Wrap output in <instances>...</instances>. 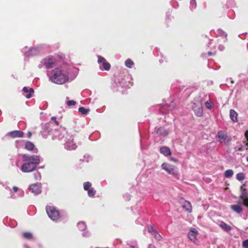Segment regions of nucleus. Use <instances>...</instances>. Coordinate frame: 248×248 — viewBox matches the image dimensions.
<instances>
[{
  "label": "nucleus",
  "instance_id": "obj_1",
  "mask_svg": "<svg viewBox=\"0 0 248 248\" xmlns=\"http://www.w3.org/2000/svg\"><path fill=\"white\" fill-rule=\"evenodd\" d=\"M52 139L53 140L56 139L61 140L64 139L65 141L64 147L67 150H73L77 148L76 144L73 142V138L68 134L66 129L64 127H60L59 129L55 130Z\"/></svg>",
  "mask_w": 248,
  "mask_h": 248
},
{
  "label": "nucleus",
  "instance_id": "obj_2",
  "mask_svg": "<svg viewBox=\"0 0 248 248\" xmlns=\"http://www.w3.org/2000/svg\"><path fill=\"white\" fill-rule=\"evenodd\" d=\"M22 156L24 162L21 167V170L23 172L28 173L34 171L37 165L40 163V157L38 155L23 154Z\"/></svg>",
  "mask_w": 248,
  "mask_h": 248
},
{
  "label": "nucleus",
  "instance_id": "obj_3",
  "mask_svg": "<svg viewBox=\"0 0 248 248\" xmlns=\"http://www.w3.org/2000/svg\"><path fill=\"white\" fill-rule=\"evenodd\" d=\"M47 73L50 80L56 84H62L68 80L67 76L62 73L59 68H55L51 71H48Z\"/></svg>",
  "mask_w": 248,
  "mask_h": 248
},
{
  "label": "nucleus",
  "instance_id": "obj_4",
  "mask_svg": "<svg viewBox=\"0 0 248 248\" xmlns=\"http://www.w3.org/2000/svg\"><path fill=\"white\" fill-rule=\"evenodd\" d=\"M46 211L49 217L53 220H57L60 217L59 211L52 206H46Z\"/></svg>",
  "mask_w": 248,
  "mask_h": 248
},
{
  "label": "nucleus",
  "instance_id": "obj_5",
  "mask_svg": "<svg viewBox=\"0 0 248 248\" xmlns=\"http://www.w3.org/2000/svg\"><path fill=\"white\" fill-rule=\"evenodd\" d=\"M217 138L219 142L228 143L231 142L232 139L231 137L227 136V133L225 131H219L217 133Z\"/></svg>",
  "mask_w": 248,
  "mask_h": 248
},
{
  "label": "nucleus",
  "instance_id": "obj_6",
  "mask_svg": "<svg viewBox=\"0 0 248 248\" xmlns=\"http://www.w3.org/2000/svg\"><path fill=\"white\" fill-rule=\"evenodd\" d=\"M162 169L170 174H175L177 173V168L174 165L167 163H164L161 165Z\"/></svg>",
  "mask_w": 248,
  "mask_h": 248
},
{
  "label": "nucleus",
  "instance_id": "obj_7",
  "mask_svg": "<svg viewBox=\"0 0 248 248\" xmlns=\"http://www.w3.org/2000/svg\"><path fill=\"white\" fill-rule=\"evenodd\" d=\"M98 62L100 64V69L102 70H105L106 71H108L110 68V64L107 62L106 59L100 56H98Z\"/></svg>",
  "mask_w": 248,
  "mask_h": 248
},
{
  "label": "nucleus",
  "instance_id": "obj_8",
  "mask_svg": "<svg viewBox=\"0 0 248 248\" xmlns=\"http://www.w3.org/2000/svg\"><path fill=\"white\" fill-rule=\"evenodd\" d=\"M41 133L42 136H43L44 138H46L48 135L50 134H53L54 131L52 128L51 124L49 123H46L43 126Z\"/></svg>",
  "mask_w": 248,
  "mask_h": 248
},
{
  "label": "nucleus",
  "instance_id": "obj_9",
  "mask_svg": "<svg viewBox=\"0 0 248 248\" xmlns=\"http://www.w3.org/2000/svg\"><path fill=\"white\" fill-rule=\"evenodd\" d=\"M193 110L195 114L198 117H201L203 115L202 106L200 102L195 103L192 107Z\"/></svg>",
  "mask_w": 248,
  "mask_h": 248
},
{
  "label": "nucleus",
  "instance_id": "obj_10",
  "mask_svg": "<svg viewBox=\"0 0 248 248\" xmlns=\"http://www.w3.org/2000/svg\"><path fill=\"white\" fill-rule=\"evenodd\" d=\"M243 186H242L240 187L241 193L239 196V199L244 200V205L248 207V193L247 192V189L244 188Z\"/></svg>",
  "mask_w": 248,
  "mask_h": 248
},
{
  "label": "nucleus",
  "instance_id": "obj_11",
  "mask_svg": "<svg viewBox=\"0 0 248 248\" xmlns=\"http://www.w3.org/2000/svg\"><path fill=\"white\" fill-rule=\"evenodd\" d=\"M28 50L26 51L25 55L26 56H33L40 54V47H28Z\"/></svg>",
  "mask_w": 248,
  "mask_h": 248
},
{
  "label": "nucleus",
  "instance_id": "obj_12",
  "mask_svg": "<svg viewBox=\"0 0 248 248\" xmlns=\"http://www.w3.org/2000/svg\"><path fill=\"white\" fill-rule=\"evenodd\" d=\"M30 191L33 193L35 195H38L41 192V186L38 184H34L31 185L29 186Z\"/></svg>",
  "mask_w": 248,
  "mask_h": 248
},
{
  "label": "nucleus",
  "instance_id": "obj_13",
  "mask_svg": "<svg viewBox=\"0 0 248 248\" xmlns=\"http://www.w3.org/2000/svg\"><path fill=\"white\" fill-rule=\"evenodd\" d=\"M180 203H182V207L188 213H191L192 212V205L191 203L187 201L182 199L180 201Z\"/></svg>",
  "mask_w": 248,
  "mask_h": 248
},
{
  "label": "nucleus",
  "instance_id": "obj_14",
  "mask_svg": "<svg viewBox=\"0 0 248 248\" xmlns=\"http://www.w3.org/2000/svg\"><path fill=\"white\" fill-rule=\"evenodd\" d=\"M198 234V231L194 228L190 229L189 232L188 233V238L192 241L195 242L197 235Z\"/></svg>",
  "mask_w": 248,
  "mask_h": 248
},
{
  "label": "nucleus",
  "instance_id": "obj_15",
  "mask_svg": "<svg viewBox=\"0 0 248 248\" xmlns=\"http://www.w3.org/2000/svg\"><path fill=\"white\" fill-rule=\"evenodd\" d=\"M7 135L13 138H21L23 136L24 133L21 131L15 130L8 133Z\"/></svg>",
  "mask_w": 248,
  "mask_h": 248
},
{
  "label": "nucleus",
  "instance_id": "obj_16",
  "mask_svg": "<svg viewBox=\"0 0 248 248\" xmlns=\"http://www.w3.org/2000/svg\"><path fill=\"white\" fill-rule=\"evenodd\" d=\"M237 116V113L234 110L232 109L230 110V117L233 122H237L238 121Z\"/></svg>",
  "mask_w": 248,
  "mask_h": 248
},
{
  "label": "nucleus",
  "instance_id": "obj_17",
  "mask_svg": "<svg viewBox=\"0 0 248 248\" xmlns=\"http://www.w3.org/2000/svg\"><path fill=\"white\" fill-rule=\"evenodd\" d=\"M230 208L233 211L237 214H240L243 211L241 206L240 205H231Z\"/></svg>",
  "mask_w": 248,
  "mask_h": 248
},
{
  "label": "nucleus",
  "instance_id": "obj_18",
  "mask_svg": "<svg viewBox=\"0 0 248 248\" xmlns=\"http://www.w3.org/2000/svg\"><path fill=\"white\" fill-rule=\"evenodd\" d=\"M160 153L165 156H168L171 154L170 149L168 147H163L160 149Z\"/></svg>",
  "mask_w": 248,
  "mask_h": 248
},
{
  "label": "nucleus",
  "instance_id": "obj_19",
  "mask_svg": "<svg viewBox=\"0 0 248 248\" xmlns=\"http://www.w3.org/2000/svg\"><path fill=\"white\" fill-rule=\"evenodd\" d=\"M35 147L34 144L30 141H26L25 143V148L28 151H32Z\"/></svg>",
  "mask_w": 248,
  "mask_h": 248
},
{
  "label": "nucleus",
  "instance_id": "obj_20",
  "mask_svg": "<svg viewBox=\"0 0 248 248\" xmlns=\"http://www.w3.org/2000/svg\"><path fill=\"white\" fill-rule=\"evenodd\" d=\"M22 90L23 92L26 93L29 92V94L26 95V98H30L32 96V93L34 92V90L32 88H31L29 90L28 88L26 87H24Z\"/></svg>",
  "mask_w": 248,
  "mask_h": 248
},
{
  "label": "nucleus",
  "instance_id": "obj_21",
  "mask_svg": "<svg viewBox=\"0 0 248 248\" xmlns=\"http://www.w3.org/2000/svg\"><path fill=\"white\" fill-rule=\"evenodd\" d=\"M220 227L225 231L229 232L232 230V227L225 223L224 222H222L220 224Z\"/></svg>",
  "mask_w": 248,
  "mask_h": 248
},
{
  "label": "nucleus",
  "instance_id": "obj_22",
  "mask_svg": "<svg viewBox=\"0 0 248 248\" xmlns=\"http://www.w3.org/2000/svg\"><path fill=\"white\" fill-rule=\"evenodd\" d=\"M54 64V62L52 59H47L45 62L44 64L46 68L52 67Z\"/></svg>",
  "mask_w": 248,
  "mask_h": 248
},
{
  "label": "nucleus",
  "instance_id": "obj_23",
  "mask_svg": "<svg viewBox=\"0 0 248 248\" xmlns=\"http://www.w3.org/2000/svg\"><path fill=\"white\" fill-rule=\"evenodd\" d=\"M156 133L161 135H166L168 132L163 127H159L156 130Z\"/></svg>",
  "mask_w": 248,
  "mask_h": 248
},
{
  "label": "nucleus",
  "instance_id": "obj_24",
  "mask_svg": "<svg viewBox=\"0 0 248 248\" xmlns=\"http://www.w3.org/2000/svg\"><path fill=\"white\" fill-rule=\"evenodd\" d=\"M77 226H78V228L80 231H84L86 228V225L85 223L84 222H83V221H81L80 222H78V223Z\"/></svg>",
  "mask_w": 248,
  "mask_h": 248
},
{
  "label": "nucleus",
  "instance_id": "obj_25",
  "mask_svg": "<svg viewBox=\"0 0 248 248\" xmlns=\"http://www.w3.org/2000/svg\"><path fill=\"white\" fill-rule=\"evenodd\" d=\"M233 174V171L232 170H227L225 171L224 176L226 178L231 177Z\"/></svg>",
  "mask_w": 248,
  "mask_h": 248
},
{
  "label": "nucleus",
  "instance_id": "obj_26",
  "mask_svg": "<svg viewBox=\"0 0 248 248\" xmlns=\"http://www.w3.org/2000/svg\"><path fill=\"white\" fill-rule=\"evenodd\" d=\"M22 235H23V237L25 239H31L32 238V234L31 232H23Z\"/></svg>",
  "mask_w": 248,
  "mask_h": 248
},
{
  "label": "nucleus",
  "instance_id": "obj_27",
  "mask_svg": "<svg viewBox=\"0 0 248 248\" xmlns=\"http://www.w3.org/2000/svg\"><path fill=\"white\" fill-rule=\"evenodd\" d=\"M134 65V62L133 61L128 59L125 62V65L128 68H131L132 66Z\"/></svg>",
  "mask_w": 248,
  "mask_h": 248
},
{
  "label": "nucleus",
  "instance_id": "obj_28",
  "mask_svg": "<svg viewBox=\"0 0 248 248\" xmlns=\"http://www.w3.org/2000/svg\"><path fill=\"white\" fill-rule=\"evenodd\" d=\"M217 35L226 38L227 37V34L222 30L218 29L217 31Z\"/></svg>",
  "mask_w": 248,
  "mask_h": 248
},
{
  "label": "nucleus",
  "instance_id": "obj_29",
  "mask_svg": "<svg viewBox=\"0 0 248 248\" xmlns=\"http://www.w3.org/2000/svg\"><path fill=\"white\" fill-rule=\"evenodd\" d=\"M236 178L239 181L243 180L245 179L244 174L242 172L238 173L236 175Z\"/></svg>",
  "mask_w": 248,
  "mask_h": 248
},
{
  "label": "nucleus",
  "instance_id": "obj_30",
  "mask_svg": "<svg viewBox=\"0 0 248 248\" xmlns=\"http://www.w3.org/2000/svg\"><path fill=\"white\" fill-rule=\"evenodd\" d=\"M78 111L82 114H86L89 111V109H86L83 107H80L78 108Z\"/></svg>",
  "mask_w": 248,
  "mask_h": 248
},
{
  "label": "nucleus",
  "instance_id": "obj_31",
  "mask_svg": "<svg viewBox=\"0 0 248 248\" xmlns=\"http://www.w3.org/2000/svg\"><path fill=\"white\" fill-rule=\"evenodd\" d=\"M196 1L195 0H191L190 3V8L191 10L195 9L196 7Z\"/></svg>",
  "mask_w": 248,
  "mask_h": 248
},
{
  "label": "nucleus",
  "instance_id": "obj_32",
  "mask_svg": "<svg viewBox=\"0 0 248 248\" xmlns=\"http://www.w3.org/2000/svg\"><path fill=\"white\" fill-rule=\"evenodd\" d=\"M33 177L36 180H41V174L39 172H36L33 173Z\"/></svg>",
  "mask_w": 248,
  "mask_h": 248
},
{
  "label": "nucleus",
  "instance_id": "obj_33",
  "mask_svg": "<svg viewBox=\"0 0 248 248\" xmlns=\"http://www.w3.org/2000/svg\"><path fill=\"white\" fill-rule=\"evenodd\" d=\"M91 186H92V184L91 183H90L89 182H85L83 184L84 189L85 190H88L89 189V188Z\"/></svg>",
  "mask_w": 248,
  "mask_h": 248
},
{
  "label": "nucleus",
  "instance_id": "obj_34",
  "mask_svg": "<svg viewBox=\"0 0 248 248\" xmlns=\"http://www.w3.org/2000/svg\"><path fill=\"white\" fill-rule=\"evenodd\" d=\"M88 194L90 197H93L95 194V191L93 188H91L88 190Z\"/></svg>",
  "mask_w": 248,
  "mask_h": 248
},
{
  "label": "nucleus",
  "instance_id": "obj_35",
  "mask_svg": "<svg viewBox=\"0 0 248 248\" xmlns=\"http://www.w3.org/2000/svg\"><path fill=\"white\" fill-rule=\"evenodd\" d=\"M13 189L14 192H16L18 191L19 193V194L20 195H23V193H24L23 191L22 190L19 189V188L17 187L14 186L13 187Z\"/></svg>",
  "mask_w": 248,
  "mask_h": 248
},
{
  "label": "nucleus",
  "instance_id": "obj_36",
  "mask_svg": "<svg viewBox=\"0 0 248 248\" xmlns=\"http://www.w3.org/2000/svg\"><path fill=\"white\" fill-rule=\"evenodd\" d=\"M76 102L74 100L67 101L66 102V104L68 106H74L76 105Z\"/></svg>",
  "mask_w": 248,
  "mask_h": 248
},
{
  "label": "nucleus",
  "instance_id": "obj_37",
  "mask_svg": "<svg viewBox=\"0 0 248 248\" xmlns=\"http://www.w3.org/2000/svg\"><path fill=\"white\" fill-rule=\"evenodd\" d=\"M148 231L152 233L153 234L156 232L155 228L153 226H150L148 228Z\"/></svg>",
  "mask_w": 248,
  "mask_h": 248
},
{
  "label": "nucleus",
  "instance_id": "obj_38",
  "mask_svg": "<svg viewBox=\"0 0 248 248\" xmlns=\"http://www.w3.org/2000/svg\"><path fill=\"white\" fill-rule=\"evenodd\" d=\"M242 246L244 248H248V239H246L243 242Z\"/></svg>",
  "mask_w": 248,
  "mask_h": 248
},
{
  "label": "nucleus",
  "instance_id": "obj_39",
  "mask_svg": "<svg viewBox=\"0 0 248 248\" xmlns=\"http://www.w3.org/2000/svg\"><path fill=\"white\" fill-rule=\"evenodd\" d=\"M205 106L206 108L209 109H211L213 108L212 104L210 102H208V101H207L205 103Z\"/></svg>",
  "mask_w": 248,
  "mask_h": 248
},
{
  "label": "nucleus",
  "instance_id": "obj_40",
  "mask_svg": "<svg viewBox=\"0 0 248 248\" xmlns=\"http://www.w3.org/2000/svg\"><path fill=\"white\" fill-rule=\"evenodd\" d=\"M243 146L241 145H240V146H236L235 148H234V149L235 151H242L243 150Z\"/></svg>",
  "mask_w": 248,
  "mask_h": 248
},
{
  "label": "nucleus",
  "instance_id": "obj_41",
  "mask_svg": "<svg viewBox=\"0 0 248 248\" xmlns=\"http://www.w3.org/2000/svg\"><path fill=\"white\" fill-rule=\"evenodd\" d=\"M155 237V238L157 240H160L161 238V236L159 234H158L157 232H155L153 234Z\"/></svg>",
  "mask_w": 248,
  "mask_h": 248
},
{
  "label": "nucleus",
  "instance_id": "obj_42",
  "mask_svg": "<svg viewBox=\"0 0 248 248\" xmlns=\"http://www.w3.org/2000/svg\"><path fill=\"white\" fill-rule=\"evenodd\" d=\"M244 200H241L239 199V200L237 201V205H240V206L241 205H244Z\"/></svg>",
  "mask_w": 248,
  "mask_h": 248
},
{
  "label": "nucleus",
  "instance_id": "obj_43",
  "mask_svg": "<svg viewBox=\"0 0 248 248\" xmlns=\"http://www.w3.org/2000/svg\"><path fill=\"white\" fill-rule=\"evenodd\" d=\"M51 119L52 120H54V122L55 123V124L57 125H59V122L58 121L56 120V118L54 116H53L51 118Z\"/></svg>",
  "mask_w": 248,
  "mask_h": 248
},
{
  "label": "nucleus",
  "instance_id": "obj_44",
  "mask_svg": "<svg viewBox=\"0 0 248 248\" xmlns=\"http://www.w3.org/2000/svg\"><path fill=\"white\" fill-rule=\"evenodd\" d=\"M170 160L171 161H172L174 162H178V160L173 157H171L170 158Z\"/></svg>",
  "mask_w": 248,
  "mask_h": 248
},
{
  "label": "nucleus",
  "instance_id": "obj_45",
  "mask_svg": "<svg viewBox=\"0 0 248 248\" xmlns=\"http://www.w3.org/2000/svg\"><path fill=\"white\" fill-rule=\"evenodd\" d=\"M23 141H23V140H17V141H16V147H17V148H19V146L18 145V143L19 142H21V143H22V142H23Z\"/></svg>",
  "mask_w": 248,
  "mask_h": 248
},
{
  "label": "nucleus",
  "instance_id": "obj_46",
  "mask_svg": "<svg viewBox=\"0 0 248 248\" xmlns=\"http://www.w3.org/2000/svg\"><path fill=\"white\" fill-rule=\"evenodd\" d=\"M31 135H32V134H31V132L29 131V132H28V133H27L28 137V138H30L31 137Z\"/></svg>",
  "mask_w": 248,
  "mask_h": 248
},
{
  "label": "nucleus",
  "instance_id": "obj_47",
  "mask_svg": "<svg viewBox=\"0 0 248 248\" xmlns=\"http://www.w3.org/2000/svg\"><path fill=\"white\" fill-rule=\"evenodd\" d=\"M245 137H246L247 140H248V131H246L245 134Z\"/></svg>",
  "mask_w": 248,
  "mask_h": 248
},
{
  "label": "nucleus",
  "instance_id": "obj_48",
  "mask_svg": "<svg viewBox=\"0 0 248 248\" xmlns=\"http://www.w3.org/2000/svg\"><path fill=\"white\" fill-rule=\"evenodd\" d=\"M208 55L209 56H211V55H213V54L211 52L209 51L208 52Z\"/></svg>",
  "mask_w": 248,
  "mask_h": 248
},
{
  "label": "nucleus",
  "instance_id": "obj_49",
  "mask_svg": "<svg viewBox=\"0 0 248 248\" xmlns=\"http://www.w3.org/2000/svg\"><path fill=\"white\" fill-rule=\"evenodd\" d=\"M130 248H135L134 246H130Z\"/></svg>",
  "mask_w": 248,
  "mask_h": 248
},
{
  "label": "nucleus",
  "instance_id": "obj_50",
  "mask_svg": "<svg viewBox=\"0 0 248 248\" xmlns=\"http://www.w3.org/2000/svg\"><path fill=\"white\" fill-rule=\"evenodd\" d=\"M83 236H87V235L85 234V233H83Z\"/></svg>",
  "mask_w": 248,
  "mask_h": 248
},
{
  "label": "nucleus",
  "instance_id": "obj_51",
  "mask_svg": "<svg viewBox=\"0 0 248 248\" xmlns=\"http://www.w3.org/2000/svg\"><path fill=\"white\" fill-rule=\"evenodd\" d=\"M231 82H232V83H233L234 82V81H233L232 80H231Z\"/></svg>",
  "mask_w": 248,
  "mask_h": 248
},
{
  "label": "nucleus",
  "instance_id": "obj_52",
  "mask_svg": "<svg viewBox=\"0 0 248 248\" xmlns=\"http://www.w3.org/2000/svg\"><path fill=\"white\" fill-rule=\"evenodd\" d=\"M247 160L248 162V156L247 157Z\"/></svg>",
  "mask_w": 248,
  "mask_h": 248
},
{
  "label": "nucleus",
  "instance_id": "obj_53",
  "mask_svg": "<svg viewBox=\"0 0 248 248\" xmlns=\"http://www.w3.org/2000/svg\"><path fill=\"white\" fill-rule=\"evenodd\" d=\"M24 247L26 248H28V247L26 246H24Z\"/></svg>",
  "mask_w": 248,
  "mask_h": 248
}]
</instances>
